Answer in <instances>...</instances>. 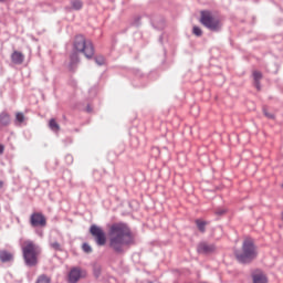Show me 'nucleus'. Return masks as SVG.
<instances>
[{"label":"nucleus","mask_w":283,"mask_h":283,"mask_svg":"<svg viewBox=\"0 0 283 283\" xmlns=\"http://www.w3.org/2000/svg\"><path fill=\"white\" fill-rule=\"evenodd\" d=\"M40 255L41 248L33 241H25L24 247H22V258L25 266H29V269L38 266Z\"/></svg>","instance_id":"nucleus-3"},{"label":"nucleus","mask_w":283,"mask_h":283,"mask_svg":"<svg viewBox=\"0 0 283 283\" xmlns=\"http://www.w3.org/2000/svg\"><path fill=\"white\" fill-rule=\"evenodd\" d=\"M81 280V270L72 269L69 273V282L76 283Z\"/></svg>","instance_id":"nucleus-13"},{"label":"nucleus","mask_w":283,"mask_h":283,"mask_svg":"<svg viewBox=\"0 0 283 283\" xmlns=\"http://www.w3.org/2000/svg\"><path fill=\"white\" fill-rule=\"evenodd\" d=\"M14 260V254L8 250H0V262L6 264V262H12Z\"/></svg>","instance_id":"nucleus-12"},{"label":"nucleus","mask_w":283,"mask_h":283,"mask_svg":"<svg viewBox=\"0 0 283 283\" xmlns=\"http://www.w3.org/2000/svg\"><path fill=\"white\" fill-rule=\"evenodd\" d=\"M50 247L51 249H53V251H63V247H61V243H59L57 241L51 242Z\"/></svg>","instance_id":"nucleus-20"},{"label":"nucleus","mask_w":283,"mask_h":283,"mask_svg":"<svg viewBox=\"0 0 283 283\" xmlns=\"http://www.w3.org/2000/svg\"><path fill=\"white\" fill-rule=\"evenodd\" d=\"M264 116H266V118H275V115L270 114L265 111V108L263 109Z\"/></svg>","instance_id":"nucleus-26"},{"label":"nucleus","mask_w":283,"mask_h":283,"mask_svg":"<svg viewBox=\"0 0 283 283\" xmlns=\"http://www.w3.org/2000/svg\"><path fill=\"white\" fill-rule=\"evenodd\" d=\"M82 249L84 253H92V245L88 243H83Z\"/></svg>","instance_id":"nucleus-24"},{"label":"nucleus","mask_w":283,"mask_h":283,"mask_svg":"<svg viewBox=\"0 0 283 283\" xmlns=\"http://www.w3.org/2000/svg\"><path fill=\"white\" fill-rule=\"evenodd\" d=\"M12 124V116H10V113L8 109H4L0 113V129H3L4 127H10Z\"/></svg>","instance_id":"nucleus-9"},{"label":"nucleus","mask_w":283,"mask_h":283,"mask_svg":"<svg viewBox=\"0 0 283 283\" xmlns=\"http://www.w3.org/2000/svg\"><path fill=\"white\" fill-rule=\"evenodd\" d=\"M30 224L33 229L48 227V219L42 212H33L30 217Z\"/></svg>","instance_id":"nucleus-7"},{"label":"nucleus","mask_w":283,"mask_h":283,"mask_svg":"<svg viewBox=\"0 0 283 283\" xmlns=\"http://www.w3.org/2000/svg\"><path fill=\"white\" fill-rule=\"evenodd\" d=\"M102 273H103V268L101 266V264L98 263L93 264V275L94 277H96V280L101 277Z\"/></svg>","instance_id":"nucleus-15"},{"label":"nucleus","mask_w":283,"mask_h":283,"mask_svg":"<svg viewBox=\"0 0 283 283\" xmlns=\"http://www.w3.org/2000/svg\"><path fill=\"white\" fill-rule=\"evenodd\" d=\"M254 87L260 92V90H262V84L260 83V81H254Z\"/></svg>","instance_id":"nucleus-25"},{"label":"nucleus","mask_w":283,"mask_h":283,"mask_svg":"<svg viewBox=\"0 0 283 283\" xmlns=\"http://www.w3.org/2000/svg\"><path fill=\"white\" fill-rule=\"evenodd\" d=\"M94 61L97 65H105V56L103 55H96Z\"/></svg>","instance_id":"nucleus-21"},{"label":"nucleus","mask_w":283,"mask_h":283,"mask_svg":"<svg viewBox=\"0 0 283 283\" xmlns=\"http://www.w3.org/2000/svg\"><path fill=\"white\" fill-rule=\"evenodd\" d=\"M22 123H25V115H23V113H17L14 125H22Z\"/></svg>","instance_id":"nucleus-19"},{"label":"nucleus","mask_w":283,"mask_h":283,"mask_svg":"<svg viewBox=\"0 0 283 283\" xmlns=\"http://www.w3.org/2000/svg\"><path fill=\"white\" fill-rule=\"evenodd\" d=\"M66 160H70V163H72V160H73L72 155H67Z\"/></svg>","instance_id":"nucleus-29"},{"label":"nucleus","mask_w":283,"mask_h":283,"mask_svg":"<svg viewBox=\"0 0 283 283\" xmlns=\"http://www.w3.org/2000/svg\"><path fill=\"white\" fill-rule=\"evenodd\" d=\"M217 216H224L227 213V210L224 209H219L216 211Z\"/></svg>","instance_id":"nucleus-27"},{"label":"nucleus","mask_w":283,"mask_h":283,"mask_svg":"<svg viewBox=\"0 0 283 283\" xmlns=\"http://www.w3.org/2000/svg\"><path fill=\"white\" fill-rule=\"evenodd\" d=\"M252 76H253V81H262V72L260 71H254L252 73Z\"/></svg>","instance_id":"nucleus-23"},{"label":"nucleus","mask_w":283,"mask_h":283,"mask_svg":"<svg viewBox=\"0 0 283 283\" xmlns=\"http://www.w3.org/2000/svg\"><path fill=\"white\" fill-rule=\"evenodd\" d=\"M49 127L52 132H60L61 126H59V123H56V119L52 118L49 122Z\"/></svg>","instance_id":"nucleus-18"},{"label":"nucleus","mask_w":283,"mask_h":283,"mask_svg":"<svg viewBox=\"0 0 283 283\" xmlns=\"http://www.w3.org/2000/svg\"><path fill=\"white\" fill-rule=\"evenodd\" d=\"M86 112H92V107H90V105L87 106Z\"/></svg>","instance_id":"nucleus-31"},{"label":"nucleus","mask_w":283,"mask_h":283,"mask_svg":"<svg viewBox=\"0 0 283 283\" xmlns=\"http://www.w3.org/2000/svg\"><path fill=\"white\" fill-rule=\"evenodd\" d=\"M90 233L93 235L97 247H105V244H107V235L105 234V230L101 227L92 224L90 227Z\"/></svg>","instance_id":"nucleus-6"},{"label":"nucleus","mask_w":283,"mask_h":283,"mask_svg":"<svg viewBox=\"0 0 283 283\" xmlns=\"http://www.w3.org/2000/svg\"><path fill=\"white\" fill-rule=\"evenodd\" d=\"M35 283H52V279L46 274H40L35 281Z\"/></svg>","instance_id":"nucleus-17"},{"label":"nucleus","mask_w":283,"mask_h":283,"mask_svg":"<svg viewBox=\"0 0 283 283\" xmlns=\"http://www.w3.org/2000/svg\"><path fill=\"white\" fill-rule=\"evenodd\" d=\"M199 22L203 28L210 30V32H221L222 31V19L218 15H213V12L209 10H203L200 12Z\"/></svg>","instance_id":"nucleus-4"},{"label":"nucleus","mask_w":283,"mask_h":283,"mask_svg":"<svg viewBox=\"0 0 283 283\" xmlns=\"http://www.w3.org/2000/svg\"><path fill=\"white\" fill-rule=\"evenodd\" d=\"M23 61H25V55L20 51H13L11 53V63H13V65H23Z\"/></svg>","instance_id":"nucleus-10"},{"label":"nucleus","mask_w":283,"mask_h":283,"mask_svg":"<svg viewBox=\"0 0 283 283\" xmlns=\"http://www.w3.org/2000/svg\"><path fill=\"white\" fill-rule=\"evenodd\" d=\"M6 151V146L3 144H0V156Z\"/></svg>","instance_id":"nucleus-28"},{"label":"nucleus","mask_w":283,"mask_h":283,"mask_svg":"<svg viewBox=\"0 0 283 283\" xmlns=\"http://www.w3.org/2000/svg\"><path fill=\"white\" fill-rule=\"evenodd\" d=\"M6 1H8V0H0V3H6Z\"/></svg>","instance_id":"nucleus-33"},{"label":"nucleus","mask_w":283,"mask_h":283,"mask_svg":"<svg viewBox=\"0 0 283 283\" xmlns=\"http://www.w3.org/2000/svg\"><path fill=\"white\" fill-rule=\"evenodd\" d=\"M148 283H154V282H151V281H148Z\"/></svg>","instance_id":"nucleus-34"},{"label":"nucleus","mask_w":283,"mask_h":283,"mask_svg":"<svg viewBox=\"0 0 283 283\" xmlns=\"http://www.w3.org/2000/svg\"><path fill=\"white\" fill-rule=\"evenodd\" d=\"M282 188H283V184H282V186H281Z\"/></svg>","instance_id":"nucleus-35"},{"label":"nucleus","mask_w":283,"mask_h":283,"mask_svg":"<svg viewBox=\"0 0 283 283\" xmlns=\"http://www.w3.org/2000/svg\"><path fill=\"white\" fill-rule=\"evenodd\" d=\"M192 34H195V36H202V29H200V27H198V25H193Z\"/></svg>","instance_id":"nucleus-22"},{"label":"nucleus","mask_w":283,"mask_h":283,"mask_svg":"<svg viewBox=\"0 0 283 283\" xmlns=\"http://www.w3.org/2000/svg\"><path fill=\"white\" fill-rule=\"evenodd\" d=\"M197 252L200 255H209L211 253H216V244L201 241L197 245Z\"/></svg>","instance_id":"nucleus-8"},{"label":"nucleus","mask_w":283,"mask_h":283,"mask_svg":"<svg viewBox=\"0 0 283 283\" xmlns=\"http://www.w3.org/2000/svg\"><path fill=\"white\" fill-rule=\"evenodd\" d=\"M234 258L239 264H251L258 259V247L251 239H245L242 243L241 250L234 251Z\"/></svg>","instance_id":"nucleus-2"},{"label":"nucleus","mask_w":283,"mask_h":283,"mask_svg":"<svg viewBox=\"0 0 283 283\" xmlns=\"http://www.w3.org/2000/svg\"><path fill=\"white\" fill-rule=\"evenodd\" d=\"M0 189H3V181L0 180Z\"/></svg>","instance_id":"nucleus-30"},{"label":"nucleus","mask_w":283,"mask_h":283,"mask_svg":"<svg viewBox=\"0 0 283 283\" xmlns=\"http://www.w3.org/2000/svg\"><path fill=\"white\" fill-rule=\"evenodd\" d=\"M38 234H40L41 237H43V231H38Z\"/></svg>","instance_id":"nucleus-32"},{"label":"nucleus","mask_w":283,"mask_h":283,"mask_svg":"<svg viewBox=\"0 0 283 283\" xmlns=\"http://www.w3.org/2000/svg\"><path fill=\"white\" fill-rule=\"evenodd\" d=\"M80 61L81 60L78 59V52L74 51L70 56V64H69L70 72L76 71V65H78Z\"/></svg>","instance_id":"nucleus-11"},{"label":"nucleus","mask_w":283,"mask_h":283,"mask_svg":"<svg viewBox=\"0 0 283 283\" xmlns=\"http://www.w3.org/2000/svg\"><path fill=\"white\" fill-rule=\"evenodd\" d=\"M136 244L132 228L125 222H115L108 229V247L116 255H125L127 249Z\"/></svg>","instance_id":"nucleus-1"},{"label":"nucleus","mask_w":283,"mask_h":283,"mask_svg":"<svg viewBox=\"0 0 283 283\" xmlns=\"http://www.w3.org/2000/svg\"><path fill=\"white\" fill-rule=\"evenodd\" d=\"M71 10H83V1L81 0H72L71 1Z\"/></svg>","instance_id":"nucleus-16"},{"label":"nucleus","mask_w":283,"mask_h":283,"mask_svg":"<svg viewBox=\"0 0 283 283\" xmlns=\"http://www.w3.org/2000/svg\"><path fill=\"white\" fill-rule=\"evenodd\" d=\"M195 224H196L198 231H200V233H206L207 232V224H209V222H207L202 219H196Z\"/></svg>","instance_id":"nucleus-14"},{"label":"nucleus","mask_w":283,"mask_h":283,"mask_svg":"<svg viewBox=\"0 0 283 283\" xmlns=\"http://www.w3.org/2000/svg\"><path fill=\"white\" fill-rule=\"evenodd\" d=\"M74 52H78L80 54H84L86 59H94L95 49L92 40H87L85 35L78 34L75 36L73 42Z\"/></svg>","instance_id":"nucleus-5"}]
</instances>
